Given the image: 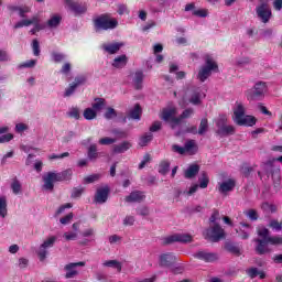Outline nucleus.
Here are the masks:
<instances>
[{"instance_id":"nucleus-1","label":"nucleus","mask_w":282,"mask_h":282,"mask_svg":"<svg viewBox=\"0 0 282 282\" xmlns=\"http://www.w3.org/2000/svg\"><path fill=\"white\" fill-rule=\"evenodd\" d=\"M74 172L72 169L65 170L59 173L48 172L46 175L43 176V188L44 191H54V182H65L67 180H72V175Z\"/></svg>"},{"instance_id":"nucleus-2","label":"nucleus","mask_w":282,"mask_h":282,"mask_svg":"<svg viewBox=\"0 0 282 282\" xmlns=\"http://www.w3.org/2000/svg\"><path fill=\"white\" fill-rule=\"evenodd\" d=\"M93 25L95 32H107V30H116L118 28V20L109 13H104L93 19Z\"/></svg>"},{"instance_id":"nucleus-3","label":"nucleus","mask_w":282,"mask_h":282,"mask_svg":"<svg viewBox=\"0 0 282 282\" xmlns=\"http://www.w3.org/2000/svg\"><path fill=\"white\" fill-rule=\"evenodd\" d=\"M160 118L172 129H180L181 127V118L177 117V108L175 107L163 108Z\"/></svg>"},{"instance_id":"nucleus-4","label":"nucleus","mask_w":282,"mask_h":282,"mask_svg":"<svg viewBox=\"0 0 282 282\" xmlns=\"http://www.w3.org/2000/svg\"><path fill=\"white\" fill-rule=\"evenodd\" d=\"M213 72H219V66L217 62L213 59V56L205 55V65L199 69L197 78L200 83H205Z\"/></svg>"},{"instance_id":"nucleus-5","label":"nucleus","mask_w":282,"mask_h":282,"mask_svg":"<svg viewBox=\"0 0 282 282\" xmlns=\"http://www.w3.org/2000/svg\"><path fill=\"white\" fill-rule=\"evenodd\" d=\"M206 235L214 243L221 241V239H226V231L224 228H221V226H219V224L210 225L206 230Z\"/></svg>"},{"instance_id":"nucleus-6","label":"nucleus","mask_w":282,"mask_h":282,"mask_svg":"<svg viewBox=\"0 0 282 282\" xmlns=\"http://www.w3.org/2000/svg\"><path fill=\"white\" fill-rule=\"evenodd\" d=\"M265 89L268 87L265 86V83L258 82L252 89L247 90L246 96L248 100H261L265 94Z\"/></svg>"},{"instance_id":"nucleus-7","label":"nucleus","mask_w":282,"mask_h":282,"mask_svg":"<svg viewBox=\"0 0 282 282\" xmlns=\"http://www.w3.org/2000/svg\"><path fill=\"white\" fill-rule=\"evenodd\" d=\"M256 14L262 23H270V19H272V9H270L268 2H261L256 8Z\"/></svg>"},{"instance_id":"nucleus-8","label":"nucleus","mask_w":282,"mask_h":282,"mask_svg":"<svg viewBox=\"0 0 282 282\" xmlns=\"http://www.w3.org/2000/svg\"><path fill=\"white\" fill-rule=\"evenodd\" d=\"M56 239H58L56 236H51L44 240V242L40 246V248L36 251V254L40 259V261H43L47 257V249L54 248V243H56Z\"/></svg>"},{"instance_id":"nucleus-9","label":"nucleus","mask_w":282,"mask_h":282,"mask_svg":"<svg viewBox=\"0 0 282 282\" xmlns=\"http://www.w3.org/2000/svg\"><path fill=\"white\" fill-rule=\"evenodd\" d=\"M191 241H193V236L188 235V234H175L172 236H169L164 239V243L169 245V243H191Z\"/></svg>"},{"instance_id":"nucleus-10","label":"nucleus","mask_w":282,"mask_h":282,"mask_svg":"<svg viewBox=\"0 0 282 282\" xmlns=\"http://www.w3.org/2000/svg\"><path fill=\"white\" fill-rule=\"evenodd\" d=\"M76 268H85V262H70L64 267V270L66 272L65 279H74L75 276H78V271Z\"/></svg>"},{"instance_id":"nucleus-11","label":"nucleus","mask_w":282,"mask_h":282,"mask_svg":"<svg viewBox=\"0 0 282 282\" xmlns=\"http://www.w3.org/2000/svg\"><path fill=\"white\" fill-rule=\"evenodd\" d=\"M122 47H124V43L122 42H115V43H104L101 45V50H104V52H106V54H118V52H120V50H122Z\"/></svg>"},{"instance_id":"nucleus-12","label":"nucleus","mask_w":282,"mask_h":282,"mask_svg":"<svg viewBox=\"0 0 282 282\" xmlns=\"http://www.w3.org/2000/svg\"><path fill=\"white\" fill-rule=\"evenodd\" d=\"M109 186L98 188L95 194L94 202L96 204H105L107 199H109Z\"/></svg>"},{"instance_id":"nucleus-13","label":"nucleus","mask_w":282,"mask_h":282,"mask_svg":"<svg viewBox=\"0 0 282 282\" xmlns=\"http://www.w3.org/2000/svg\"><path fill=\"white\" fill-rule=\"evenodd\" d=\"M66 6L75 15L85 14L87 12V6L75 2L74 0H65Z\"/></svg>"},{"instance_id":"nucleus-14","label":"nucleus","mask_w":282,"mask_h":282,"mask_svg":"<svg viewBox=\"0 0 282 282\" xmlns=\"http://www.w3.org/2000/svg\"><path fill=\"white\" fill-rule=\"evenodd\" d=\"M235 186H237L235 180L229 178L227 181L218 183V191L219 193H221V195H227L228 193H231V191H235Z\"/></svg>"},{"instance_id":"nucleus-15","label":"nucleus","mask_w":282,"mask_h":282,"mask_svg":"<svg viewBox=\"0 0 282 282\" xmlns=\"http://www.w3.org/2000/svg\"><path fill=\"white\" fill-rule=\"evenodd\" d=\"M256 245V252L260 256L263 254H270L271 250L270 247H268V243H270L269 240H261V238L254 239Z\"/></svg>"},{"instance_id":"nucleus-16","label":"nucleus","mask_w":282,"mask_h":282,"mask_svg":"<svg viewBox=\"0 0 282 282\" xmlns=\"http://www.w3.org/2000/svg\"><path fill=\"white\" fill-rule=\"evenodd\" d=\"M177 258L173 253H163L159 257V265L161 268H171Z\"/></svg>"},{"instance_id":"nucleus-17","label":"nucleus","mask_w":282,"mask_h":282,"mask_svg":"<svg viewBox=\"0 0 282 282\" xmlns=\"http://www.w3.org/2000/svg\"><path fill=\"white\" fill-rule=\"evenodd\" d=\"M196 259H200V261H205V263H214L219 259L217 253L208 252V251H198L195 253Z\"/></svg>"},{"instance_id":"nucleus-18","label":"nucleus","mask_w":282,"mask_h":282,"mask_svg":"<svg viewBox=\"0 0 282 282\" xmlns=\"http://www.w3.org/2000/svg\"><path fill=\"white\" fill-rule=\"evenodd\" d=\"M203 98H206V94L200 88H192V95L189 97L191 105H199Z\"/></svg>"},{"instance_id":"nucleus-19","label":"nucleus","mask_w":282,"mask_h":282,"mask_svg":"<svg viewBox=\"0 0 282 282\" xmlns=\"http://www.w3.org/2000/svg\"><path fill=\"white\" fill-rule=\"evenodd\" d=\"M236 124H238L239 127H254V124H257V118L245 115L236 121Z\"/></svg>"},{"instance_id":"nucleus-20","label":"nucleus","mask_w":282,"mask_h":282,"mask_svg":"<svg viewBox=\"0 0 282 282\" xmlns=\"http://www.w3.org/2000/svg\"><path fill=\"white\" fill-rule=\"evenodd\" d=\"M145 197L144 192L133 191L126 197V202H128V204L140 203L143 202Z\"/></svg>"},{"instance_id":"nucleus-21","label":"nucleus","mask_w":282,"mask_h":282,"mask_svg":"<svg viewBox=\"0 0 282 282\" xmlns=\"http://www.w3.org/2000/svg\"><path fill=\"white\" fill-rule=\"evenodd\" d=\"M184 149L187 155H195L199 148L197 147V142H195V140L189 139L185 142Z\"/></svg>"},{"instance_id":"nucleus-22","label":"nucleus","mask_w":282,"mask_h":282,"mask_svg":"<svg viewBox=\"0 0 282 282\" xmlns=\"http://www.w3.org/2000/svg\"><path fill=\"white\" fill-rule=\"evenodd\" d=\"M246 116V107L243 104L236 102V107L234 108V122H238L241 118Z\"/></svg>"},{"instance_id":"nucleus-23","label":"nucleus","mask_w":282,"mask_h":282,"mask_svg":"<svg viewBox=\"0 0 282 282\" xmlns=\"http://www.w3.org/2000/svg\"><path fill=\"white\" fill-rule=\"evenodd\" d=\"M127 63H129V57H127V55H120L113 59L112 67H116V69H122V67H127Z\"/></svg>"},{"instance_id":"nucleus-24","label":"nucleus","mask_w":282,"mask_h":282,"mask_svg":"<svg viewBox=\"0 0 282 282\" xmlns=\"http://www.w3.org/2000/svg\"><path fill=\"white\" fill-rule=\"evenodd\" d=\"M240 226H241L240 231H237L239 237H241V239H248L250 237L252 226L246 223H240Z\"/></svg>"},{"instance_id":"nucleus-25","label":"nucleus","mask_w":282,"mask_h":282,"mask_svg":"<svg viewBox=\"0 0 282 282\" xmlns=\"http://www.w3.org/2000/svg\"><path fill=\"white\" fill-rule=\"evenodd\" d=\"M128 118H131V120H140L142 118V107H140V104H135L133 109L129 111Z\"/></svg>"},{"instance_id":"nucleus-26","label":"nucleus","mask_w":282,"mask_h":282,"mask_svg":"<svg viewBox=\"0 0 282 282\" xmlns=\"http://www.w3.org/2000/svg\"><path fill=\"white\" fill-rule=\"evenodd\" d=\"M131 147V142L129 141H123L120 144H116L112 148L113 153L120 154V153H126V151H129Z\"/></svg>"},{"instance_id":"nucleus-27","label":"nucleus","mask_w":282,"mask_h":282,"mask_svg":"<svg viewBox=\"0 0 282 282\" xmlns=\"http://www.w3.org/2000/svg\"><path fill=\"white\" fill-rule=\"evenodd\" d=\"M199 173V165L197 164H192L187 167L185 171V178L186 180H193Z\"/></svg>"},{"instance_id":"nucleus-28","label":"nucleus","mask_w":282,"mask_h":282,"mask_svg":"<svg viewBox=\"0 0 282 282\" xmlns=\"http://www.w3.org/2000/svg\"><path fill=\"white\" fill-rule=\"evenodd\" d=\"M144 80V73L137 70L133 77V85L135 89H142V83Z\"/></svg>"},{"instance_id":"nucleus-29","label":"nucleus","mask_w":282,"mask_h":282,"mask_svg":"<svg viewBox=\"0 0 282 282\" xmlns=\"http://www.w3.org/2000/svg\"><path fill=\"white\" fill-rule=\"evenodd\" d=\"M218 135L226 137V135H235V128L232 126H223V128L216 131Z\"/></svg>"},{"instance_id":"nucleus-30","label":"nucleus","mask_w":282,"mask_h":282,"mask_svg":"<svg viewBox=\"0 0 282 282\" xmlns=\"http://www.w3.org/2000/svg\"><path fill=\"white\" fill-rule=\"evenodd\" d=\"M105 268H115L118 272H122V263L118 260H108L102 263Z\"/></svg>"},{"instance_id":"nucleus-31","label":"nucleus","mask_w":282,"mask_h":282,"mask_svg":"<svg viewBox=\"0 0 282 282\" xmlns=\"http://www.w3.org/2000/svg\"><path fill=\"white\" fill-rule=\"evenodd\" d=\"M8 215V200L6 196H0V217L6 218Z\"/></svg>"},{"instance_id":"nucleus-32","label":"nucleus","mask_w":282,"mask_h":282,"mask_svg":"<svg viewBox=\"0 0 282 282\" xmlns=\"http://www.w3.org/2000/svg\"><path fill=\"white\" fill-rule=\"evenodd\" d=\"M199 188H208V184H210V178L208 177V174L206 172H203L200 174V177L198 178Z\"/></svg>"},{"instance_id":"nucleus-33","label":"nucleus","mask_w":282,"mask_h":282,"mask_svg":"<svg viewBox=\"0 0 282 282\" xmlns=\"http://www.w3.org/2000/svg\"><path fill=\"white\" fill-rule=\"evenodd\" d=\"M107 106V102L104 98H96L95 102L93 104V109L95 111H102L105 107Z\"/></svg>"},{"instance_id":"nucleus-34","label":"nucleus","mask_w":282,"mask_h":282,"mask_svg":"<svg viewBox=\"0 0 282 282\" xmlns=\"http://www.w3.org/2000/svg\"><path fill=\"white\" fill-rule=\"evenodd\" d=\"M63 20V18L61 15H53L48 21H47V25L48 28L53 29V28H58V25H61V21Z\"/></svg>"},{"instance_id":"nucleus-35","label":"nucleus","mask_w":282,"mask_h":282,"mask_svg":"<svg viewBox=\"0 0 282 282\" xmlns=\"http://www.w3.org/2000/svg\"><path fill=\"white\" fill-rule=\"evenodd\" d=\"M171 171V163L169 161H162L159 165V173L166 175Z\"/></svg>"},{"instance_id":"nucleus-36","label":"nucleus","mask_w":282,"mask_h":282,"mask_svg":"<svg viewBox=\"0 0 282 282\" xmlns=\"http://www.w3.org/2000/svg\"><path fill=\"white\" fill-rule=\"evenodd\" d=\"M88 160H98V145L91 144L88 148Z\"/></svg>"},{"instance_id":"nucleus-37","label":"nucleus","mask_w":282,"mask_h":282,"mask_svg":"<svg viewBox=\"0 0 282 282\" xmlns=\"http://www.w3.org/2000/svg\"><path fill=\"white\" fill-rule=\"evenodd\" d=\"M151 140H153V133L148 132L139 139V144L141 147H147V144H149V142H151Z\"/></svg>"},{"instance_id":"nucleus-38","label":"nucleus","mask_w":282,"mask_h":282,"mask_svg":"<svg viewBox=\"0 0 282 282\" xmlns=\"http://www.w3.org/2000/svg\"><path fill=\"white\" fill-rule=\"evenodd\" d=\"M208 131V119L203 118L198 128V135H204Z\"/></svg>"},{"instance_id":"nucleus-39","label":"nucleus","mask_w":282,"mask_h":282,"mask_svg":"<svg viewBox=\"0 0 282 282\" xmlns=\"http://www.w3.org/2000/svg\"><path fill=\"white\" fill-rule=\"evenodd\" d=\"M97 113L95 109L91 108H86L84 110V118L85 120H94V118H96Z\"/></svg>"},{"instance_id":"nucleus-40","label":"nucleus","mask_w":282,"mask_h":282,"mask_svg":"<svg viewBox=\"0 0 282 282\" xmlns=\"http://www.w3.org/2000/svg\"><path fill=\"white\" fill-rule=\"evenodd\" d=\"M228 122V117L226 115H220L216 121L217 129H221Z\"/></svg>"},{"instance_id":"nucleus-41","label":"nucleus","mask_w":282,"mask_h":282,"mask_svg":"<svg viewBox=\"0 0 282 282\" xmlns=\"http://www.w3.org/2000/svg\"><path fill=\"white\" fill-rule=\"evenodd\" d=\"M225 248L228 252H231V254H241L239 247H237L230 242L226 243Z\"/></svg>"},{"instance_id":"nucleus-42","label":"nucleus","mask_w":282,"mask_h":282,"mask_svg":"<svg viewBox=\"0 0 282 282\" xmlns=\"http://www.w3.org/2000/svg\"><path fill=\"white\" fill-rule=\"evenodd\" d=\"M246 217H249L251 221H257L259 219V214L257 213V209H249L245 212Z\"/></svg>"},{"instance_id":"nucleus-43","label":"nucleus","mask_w":282,"mask_h":282,"mask_svg":"<svg viewBox=\"0 0 282 282\" xmlns=\"http://www.w3.org/2000/svg\"><path fill=\"white\" fill-rule=\"evenodd\" d=\"M116 139L113 138H109V137H105L99 139V144H101V147H109L110 144H116Z\"/></svg>"},{"instance_id":"nucleus-44","label":"nucleus","mask_w":282,"mask_h":282,"mask_svg":"<svg viewBox=\"0 0 282 282\" xmlns=\"http://www.w3.org/2000/svg\"><path fill=\"white\" fill-rule=\"evenodd\" d=\"M193 113H195V110H193V108H187L185 109L178 118H181V126H182V121L186 120V118H191V116H193Z\"/></svg>"},{"instance_id":"nucleus-45","label":"nucleus","mask_w":282,"mask_h":282,"mask_svg":"<svg viewBox=\"0 0 282 282\" xmlns=\"http://www.w3.org/2000/svg\"><path fill=\"white\" fill-rule=\"evenodd\" d=\"M83 193H85V188L84 187H74L73 192L70 194V197L73 199H76V198L80 197V195H83Z\"/></svg>"},{"instance_id":"nucleus-46","label":"nucleus","mask_w":282,"mask_h":282,"mask_svg":"<svg viewBox=\"0 0 282 282\" xmlns=\"http://www.w3.org/2000/svg\"><path fill=\"white\" fill-rule=\"evenodd\" d=\"M87 83V76L85 75H79L75 77V80L73 82L74 85L77 87H80V85H85Z\"/></svg>"},{"instance_id":"nucleus-47","label":"nucleus","mask_w":282,"mask_h":282,"mask_svg":"<svg viewBox=\"0 0 282 282\" xmlns=\"http://www.w3.org/2000/svg\"><path fill=\"white\" fill-rule=\"evenodd\" d=\"M22 24L24 28L30 25H39V17H33L31 20H22Z\"/></svg>"},{"instance_id":"nucleus-48","label":"nucleus","mask_w":282,"mask_h":282,"mask_svg":"<svg viewBox=\"0 0 282 282\" xmlns=\"http://www.w3.org/2000/svg\"><path fill=\"white\" fill-rule=\"evenodd\" d=\"M104 116L106 120H111L118 116V112L113 108H108Z\"/></svg>"},{"instance_id":"nucleus-49","label":"nucleus","mask_w":282,"mask_h":282,"mask_svg":"<svg viewBox=\"0 0 282 282\" xmlns=\"http://www.w3.org/2000/svg\"><path fill=\"white\" fill-rule=\"evenodd\" d=\"M52 58L54 63H63V61H65V54L53 52Z\"/></svg>"},{"instance_id":"nucleus-50","label":"nucleus","mask_w":282,"mask_h":282,"mask_svg":"<svg viewBox=\"0 0 282 282\" xmlns=\"http://www.w3.org/2000/svg\"><path fill=\"white\" fill-rule=\"evenodd\" d=\"M98 180H100V175L93 174V175L86 176L84 178V182L85 184H94V182H98Z\"/></svg>"},{"instance_id":"nucleus-51","label":"nucleus","mask_w":282,"mask_h":282,"mask_svg":"<svg viewBox=\"0 0 282 282\" xmlns=\"http://www.w3.org/2000/svg\"><path fill=\"white\" fill-rule=\"evenodd\" d=\"M32 50H33L34 56H40L41 55V46L39 44V40H33Z\"/></svg>"},{"instance_id":"nucleus-52","label":"nucleus","mask_w":282,"mask_h":282,"mask_svg":"<svg viewBox=\"0 0 282 282\" xmlns=\"http://www.w3.org/2000/svg\"><path fill=\"white\" fill-rule=\"evenodd\" d=\"M11 188L14 195H19V193H21V183L18 180L13 181V183L11 184Z\"/></svg>"},{"instance_id":"nucleus-53","label":"nucleus","mask_w":282,"mask_h":282,"mask_svg":"<svg viewBox=\"0 0 282 282\" xmlns=\"http://www.w3.org/2000/svg\"><path fill=\"white\" fill-rule=\"evenodd\" d=\"M172 151H173L174 153H178V155H186V152H185L184 147H181V145H178V144H173V145H172Z\"/></svg>"},{"instance_id":"nucleus-54","label":"nucleus","mask_w":282,"mask_h":282,"mask_svg":"<svg viewBox=\"0 0 282 282\" xmlns=\"http://www.w3.org/2000/svg\"><path fill=\"white\" fill-rule=\"evenodd\" d=\"M76 88H78L74 83H72L70 85H69V87L65 90V94H64V96L66 97V98H68L69 96H72V94H74L75 91H76Z\"/></svg>"},{"instance_id":"nucleus-55","label":"nucleus","mask_w":282,"mask_h":282,"mask_svg":"<svg viewBox=\"0 0 282 282\" xmlns=\"http://www.w3.org/2000/svg\"><path fill=\"white\" fill-rule=\"evenodd\" d=\"M270 228H272L273 230H282V221L279 223V220H271L269 224Z\"/></svg>"},{"instance_id":"nucleus-56","label":"nucleus","mask_w":282,"mask_h":282,"mask_svg":"<svg viewBox=\"0 0 282 282\" xmlns=\"http://www.w3.org/2000/svg\"><path fill=\"white\" fill-rule=\"evenodd\" d=\"M162 129V122L161 121H154L152 126L150 127L151 133H155V131H160Z\"/></svg>"},{"instance_id":"nucleus-57","label":"nucleus","mask_w":282,"mask_h":282,"mask_svg":"<svg viewBox=\"0 0 282 282\" xmlns=\"http://www.w3.org/2000/svg\"><path fill=\"white\" fill-rule=\"evenodd\" d=\"M72 219H74V214L69 213L68 215H66L65 217H62L59 219L61 224H63L64 226H66V224H69V221H72Z\"/></svg>"},{"instance_id":"nucleus-58","label":"nucleus","mask_w":282,"mask_h":282,"mask_svg":"<svg viewBox=\"0 0 282 282\" xmlns=\"http://www.w3.org/2000/svg\"><path fill=\"white\" fill-rule=\"evenodd\" d=\"M68 116L70 118H75V120H78L80 118V110L78 108H73L69 112Z\"/></svg>"},{"instance_id":"nucleus-59","label":"nucleus","mask_w":282,"mask_h":282,"mask_svg":"<svg viewBox=\"0 0 282 282\" xmlns=\"http://www.w3.org/2000/svg\"><path fill=\"white\" fill-rule=\"evenodd\" d=\"M14 138V135L12 133H7L0 137V144H3L6 142H10V140H12Z\"/></svg>"},{"instance_id":"nucleus-60","label":"nucleus","mask_w":282,"mask_h":282,"mask_svg":"<svg viewBox=\"0 0 282 282\" xmlns=\"http://www.w3.org/2000/svg\"><path fill=\"white\" fill-rule=\"evenodd\" d=\"M76 237H78V234H76V232H65L64 234V239L66 240V241H74L75 239H76Z\"/></svg>"},{"instance_id":"nucleus-61","label":"nucleus","mask_w":282,"mask_h":282,"mask_svg":"<svg viewBox=\"0 0 282 282\" xmlns=\"http://www.w3.org/2000/svg\"><path fill=\"white\" fill-rule=\"evenodd\" d=\"M133 224H135V218L133 216H126L123 226H133Z\"/></svg>"},{"instance_id":"nucleus-62","label":"nucleus","mask_w":282,"mask_h":282,"mask_svg":"<svg viewBox=\"0 0 282 282\" xmlns=\"http://www.w3.org/2000/svg\"><path fill=\"white\" fill-rule=\"evenodd\" d=\"M194 17H200V18H206L208 17V11L204 10V9H199V10H195L193 12Z\"/></svg>"},{"instance_id":"nucleus-63","label":"nucleus","mask_w":282,"mask_h":282,"mask_svg":"<svg viewBox=\"0 0 282 282\" xmlns=\"http://www.w3.org/2000/svg\"><path fill=\"white\" fill-rule=\"evenodd\" d=\"M94 235H96L94 228L86 229L82 232V237H94Z\"/></svg>"},{"instance_id":"nucleus-64","label":"nucleus","mask_w":282,"mask_h":282,"mask_svg":"<svg viewBox=\"0 0 282 282\" xmlns=\"http://www.w3.org/2000/svg\"><path fill=\"white\" fill-rule=\"evenodd\" d=\"M137 214L141 215V217H148V215H149V207H140L137 210Z\"/></svg>"}]
</instances>
